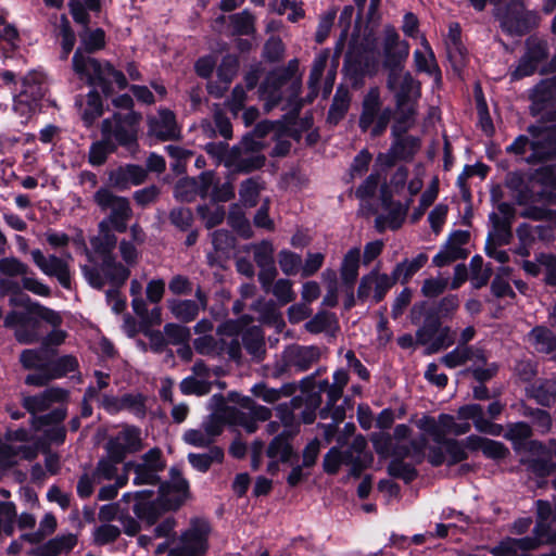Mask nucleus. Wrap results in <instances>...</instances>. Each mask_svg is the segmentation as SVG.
<instances>
[{"mask_svg": "<svg viewBox=\"0 0 556 556\" xmlns=\"http://www.w3.org/2000/svg\"><path fill=\"white\" fill-rule=\"evenodd\" d=\"M408 52V45L399 40V35L393 28H387L384 54L386 65L390 67L388 87L395 94L396 110L400 115L395 128L402 131H406L414 124L416 102L420 97L419 84L399 65L407 58Z\"/></svg>", "mask_w": 556, "mask_h": 556, "instance_id": "nucleus-1", "label": "nucleus"}, {"mask_svg": "<svg viewBox=\"0 0 556 556\" xmlns=\"http://www.w3.org/2000/svg\"><path fill=\"white\" fill-rule=\"evenodd\" d=\"M188 482L181 473L173 468L170 482L159 488V496L152 500L154 492L142 490L135 493H125L123 501L134 502L136 516L149 523L155 522L161 514L177 509L187 497Z\"/></svg>", "mask_w": 556, "mask_h": 556, "instance_id": "nucleus-2", "label": "nucleus"}, {"mask_svg": "<svg viewBox=\"0 0 556 556\" xmlns=\"http://www.w3.org/2000/svg\"><path fill=\"white\" fill-rule=\"evenodd\" d=\"M73 70L83 80L89 85L100 87L104 93L110 92L115 84L118 89L127 86L124 74L115 70L110 63H100L98 60L86 55L81 49H77L73 55Z\"/></svg>", "mask_w": 556, "mask_h": 556, "instance_id": "nucleus-3", "label": "nucleus"}, {"mask_svg": "<svg viewBox=\"0 0 556 556\" xmlns=\"http://www.w3.org/2000/svg\"><path fill=\"white\" fill-rule=\"evenodd\" d=\"M103 140L91 146L89 162L92 165H101L105 162L110 152L115 148L113 140L118 144L128 146L136 139V127L132 121L121 119L114 116L102 123Z\"/></svg>", "mask_w": 556, "mask_h": 556, "instance_id": "nucleus-4", "label": "nucleus"}, {"mask_svg": "<svg viewBox=\"0 0 556 556\" xmlns=\"http://www.w3.org/2000/svg\"><path fill=\"white\" fill-rule=\"evenodd\" d=\"M458 419L460 422L455 420V417L447 414H441L439 416V426L441 430V440L445 439L446 434L460 435L465 434L470 430L469 420L473 421L475 428L480 432H485L492 435H501L503 427L501 425L492 424L484 419L483 408L478 404H471L463 406L458 409Z\"/></svg>", "mask_w": 556, "mask_h": 556, "instance_id": "nucleus-5", "label": "nucleus"}, {"mask_svg": "<svg viewBox=\"0 0 556 556\" xmlns=\"http://www.w3.org/2000/svg\"><path fill=\"white\" fill-rule=\"evenodd\" d=\"M273 127L274 124L268 121L258 123L252 134L245 136L241 142V149L244 153L240 154L236 163L228 162V165H231L236 170L243 173H249L262 167L265 163V156L258 153V151L263 149L261 139L266 136Z\"/></svg>", "mask_w": 556, "mask_h": 556, "instance_id": "nucleus-6", "label": "nucleus"}, {"mask_svg": "<svg viewBox=\"0 0 556 556\" xmlns=\"http://www.w3.org/2000/svg\"><path fill=\"white\" fill-rule=\"evenodd\" d=\"M100 258V266H81L83 274L91 287L101 289L105 283L119 287L128 279L130 270L126 264L117 262L111 254Z\"/></svg>", "mask_w": 556, "mask_h": 556, "instance_id": "nucleus-7", "label": "nucleus"}, {"mask_svg": "<svg viewBox=\"0 0 556 556\" xmlns=\"http://www.w3.org/2000/svg\"><path fill=\"white\" fill-rule=\"evenodd\" d=\"M38 455V446L28 444V432L18 429L0 439V470L17 464L20 459H34Z\"/></svg>", "mask_w": 556, "mask_h": 556, "instance_id": "nucleus-8", "label": "nucleus"}, {"mask_svg": "<svg viewBox=\"0 0 556 556\" xmlns=\"http://www.w3.org/2000/svg\"><path fill=\"white\" fill-rule=\"evenodd\" d=\"M93 200L101 210H110L111 213L104 220L118 232L126 231L127 222L131 217V208L126 198L115 195L108 188H100L93 195Z\"/></svg>", "mask_w": 556, "mask_h": 556, "instance_id": "nucleus-9", "label": "nucleus"}, {"mask_svg": "<svg viewBox=\"0 0 556 556\" xmlns=\"http://www.w3.org/2000/svg\"><path fill=\"white\" fill-rule=\"evenodd\" d=\"M548 55L547 45L543 40L530 38L526 41V51L516 67L510 72L511 80H518L533 75L539 65Z\"/></svg>", "mask_w": 556, "mask_h": 556, "instance_id": "nucleus-10", "label": "nucleus"}, {"mask_svg": "<svg viewBox=\"0 0 556 556\" xmlns=\"http://www.w3.org/2000/svg\"><path fill=\"white\" fill-rule=\"evenodd\" d=\"M31 258L35 265L49 277H55L60 285L64 288L71 287V271L70 262L72 255L66 254L59 257L54 254L45 255L40 250L35 249L31 251Z\"/></svg>", "mask_w": 556, "mask_h": 556, "instance_id": "nucleus-11", "label": "nucleus"}, {"mask_svg": "<svg viewBox=\"0 0 556 556\" xmlns=\"http://www.w3.org/2000/svg\"><path fill=\"white\" fill-rule=\"evenodd\" d=\"M23 87L24 89L14 98L13 110L27 121L39 111L43 88L33 77H26Z\"/></svg>", "mask_w": 556, "mask_h": 556, "instance_id": "nucleus-12", "label": "nucleus"}, {"mask_svg": "<svg viewBox=\"0 0 556 556\" xmlns=\"http://www.w3.org/2000/svg\"><path fill=\"white\" fill-rule=\"evenodd\" d=\"M528 131L532 139L530 144L531 153L526 156L527 162H543L556 159L555 132L536 126H530Z\"/></svg>", "mask_w": 556, "mask_h": 556, "instance_id": "nucleus-13", "label": "nucleus"}, {"mask_svg": "<svg viewBox=\"0 0 556 556\" xmlns=\"http://www.w3.org/2000/svg\"><path fill=\"white\" fill-rule=\"evenodd\" d=\"M208 526L206 522H198L186 531L180 540V545L170 551L168 556H201L206 549Z\"/></svg>", "mask_w": 556, "mask_h": 556, "instance_id": "nucleus-14", "label": "nucleus"}, {"mask_svg": "<svg viewBox=\"0 0 556 556\" xmlns=\"http://www.w3.org/2000/svg\"><path fill=\"white\" fill-rule=\"evenodd\" d=\"M142 447L140 431L135 427H126L108 442V454L115 462H122L129 453Z\"/></svg>", "mask_w": 556, "mask_h": 556, "instance_id": "nucleus-15", "label": "nucleus"}, {"mask_svg": "<svg viewBox=\"0 0 556 556\" xmlns=\"http://www.w3.org/2000/svg\"><path fill=\"white\" fill-rule=\"evenodd\" d=\"M438 446L430 447L428 459L433 466H440L444 463L453 465L467 458L466 442L463 444L456 440L442 439Z\"/></svg>", "mask_w": 556, "mask_h": 556, "instance_id": "nucleus-16", "label": "nucleus"}, {"mask_svg": "<svg viewBox=\"0 0 556 556\" xmlns=\"http://www.w3.org/2000/svg\"><path fill=\"white\" fill-rule=\"evenodd\" d=\"M372 443L378 454L382 456L392 455L394 457H412L417 463L424 459V451L426 446V439L415 440L410 443V447H395L390 453L391 438L387 434H375L372 437Z\"/></svg>", "mask_w": 556, "mask_h": 556, "instance_id": "nucleus-17", "label": "nucleus"}, {"mask_svg": "<svg viewBox=\"0 0 556 556\" xmlns=\"http://www.w3.org/2000/svg\"><path fill=\"white\" fill-rule=\"evenodd\" d=\"M394 283L392 276L372 270L362 278L357 295L359 299L372 296L376 302H380Z\"/></svg>", "mask_w": 556, "mask_h": 556, "instance_id": "nucleus-18", "label": "nucleus"}, {"mask_svg": "<svg viewBox=\"0 0 556 556\" xmlns=\"http://www.w3.org/2000/svg\"><path fill=\"white\" fill-rule=\"evenodd\" d=\"M532 434L530 426L526 422H515L507 426L504 437L513 443L517 453H539L544 451V445L539 441H529Z\"/></svg>", "mask_w": 556, "mask_h": 556, "instance_id": "nucleus-19", "label": "nucleus"}, {"mask_svg": "<svg viewBox=\"0 0 556 556\" xmlns=\"http://www.w3.org/2000/svg\"><path fill=\"white\" fill-rule=\"evenodd\" d=\"M213 182L214 174L212 172L202 173L199 180L193 178L181 179L175 187V197L186 202L191 201L198 193L206 197Z\"/></svg>", "mask_w": 556, "mask_h": 556, "instance_id": "nucleus-20", "label": "nucleus"}, {"mask_svg": "<svg viewBox=\"0 0 556 556\" xmlns=\"http://www.w3.org/2000/svg\"><path fill=\"white\" fill-rule=\"evenodd\" d=\"M68 393L61 388H49L42 393L25 396L23 406L31 414L37 415L51 407L54 403H63L67 400Z\"/></svg>", "mask_w": 556, "mask_h": 556, "instance_id": "nucleus-21", "label": "nucleus"}, {"mask_svg": "<svg viewBox=\"0 0 556 556\" xmlns=\"http://www.w3.org/2000/svg\"><path fill=\"white\" fill-rule=\"evenodd\" d=\"M146 169L139 165H126L109 173V182L118 190L128 189L144 181Z\"/></svg>", "mask_w": 556, "mask_h": 556, "instance_id": "nucleus-22", "label": "nucleus"}, {"mask_svg": "<svg viewBox=\"0 0 556 556\" xmlns=\"http://www.w3.org/2000/svg\"><path fill=\"white\" fill-rule=\"evenodd\" d=\"M5 326L15 329V337L21 343H31L37 340V323L20 313H11L5 317Z\"/></svg>", "mask_w": 556, "mask_h": 556, "instance_id": "nucleus-23", "label": "nucleus"}, {"mask_svg": "<svg viewBox=\"0 0 556 556\" xmlns=\"http://www.w3.org/2000/svg\"><path fill=\"white\" fill-rule=\"evenodd\" d=\"M556 98V76L541 80L530 93L531 111L533 114L541 113L548 103Z\"/></svg>", "mask_w": 556, "mask_h": 556, "instance_id": "nucleus-24", "label": "nucleus"}, {"mask_svg": "<svg viewBox=\"0 0 556 556\" xmlns=\"http://www.w3.org/2000/svg\"><path fill=\"white\" fill-rule=\"evenodd\" d=\"M466 446L470 451H481L485 457L494 460L503 459L509 454L503 443L479 435H469L466 439Z\"/></svg>", "mask_w": 556, "mask_h": 556, "instance_id": "nucleus-25", "label": "nucleus"}, {"mask_svg": "<svg viewBox=\"0 0 556 556\" xmlns=\"http://www.w3.org/2000/svg\"><path fill=\"white\" fill-rule=\"evenodd\" d=\"M539 546V541L522 539H506L492 549L493 556H529V551Z\"/></svg>", "mask_w": 556, "mask_h": 556, "instance_id": "nucleus-26", "label": "nucleus"}, {"mask_svg": "<svg viewBox=\"0 0 556 556\" xmlns=\"http://www.w3.org/2000/svg\"><path fill=\"white\" fill-rule=\"evenodd\" d=\"M414 60L418 71L432 76L437 84L441 81V72L435 62L434 53L425 38L421 39V49L414 52Z\"/></svg>", "mask_w": 556, "mask_h": 556, "instance_id": "nucleus-27", "label": "nucleus"}, {"mask_svg": "<svg viewBox=\"0 0 556 556\" xmlns=\"http://www.w3.org/2000/svg\"><path fill=\"white\" fill-rule=\"evenodd\" d=\"M150 131L163 140L177 137L178 130L174 113L168 110H161L157 117L150 121Z\"/></svg>", "mask_w": 556, "mask_h": 556, "instance_id": "nucleus-28", "label": "nucleus"}, {"mask_svg": "<svg viewBox=\"0 0 556 556\" xmlns=\"http://www.w3.org/2000/svg\"><path fill=\"white\" fill-rule=\"evenodd\" d=\"M380 93L377 88L370 89L364 98L363 111L359 117V127L363 131H368L374 125L375 119L381 113Z\"/></svg>", "mask_w": 556, "mask_h": 556, "instance_id": "nucleus-29", "label": "nucleus"}, {"mask_svg": "<svg viewBox=\"0 0 556 556\" xmlns=\"http://www.w3.org/2000/svg\"><path fill=\"white\" fill-rule=\"evenodd\" d=\"M419 147L418 140L414 138H406L396 141L389 153L380 154L378 156V162L386 165L391 166L395 160L397 159H409L412 157Z\"/></svg>", "mask_w": 556, "mask_h": 556, "instance_id": "nucleus-30", "label": "nucleus"}, {"mask_svg": "<svg viewBox=\"0 0 556 556\" xmlns=\"http://www.w3.org/2000/svg\"><path fill=\"white\" fill-rule=\"evenodd\" d=\"M287 353L289 363L300 370L308 369L319 358V350L315 346H293Z\"/></svg>", "mask_w": 556, "mask_h": 556, "instance_id": "nucleus-31", "label": "nucleus"}, {"mask_svg": "<svg viewBox=\"0 0 556 556\" xmlns=\"http://www.w3.org/2000/svg\"><path fill=\"white\" fill-rule=\"evenodd\" d=\"M475 358L483 362V352L475 348L458 346L443 356L442 363L448 368H455L466 364L467 362L473 363Z\"/></svg>", "mask_w": 556, "mask_h": 556, "instance_id": "nucleus-32", "label": "nucleus"}, {"mask_svg": "<svg viewBox=\"0 0 556 556\" xmlns=\"http://www.w3.org/2000/svg\"><path fill=\"white\" fill-rule=\"evenodd\" d=\"M111 225L106 220L99 224V235L91 240L93 253L99 257L110 255L116 245V237L111 232Z\"/></svg>", "mask_w": 556, "mask_h": 556, "instance_id": "nucleus-33", "label": "nucleus"}, {"mask_svg": "<svg viewBox=\"0 0 556 556\" xmlns=\"http://www.w3.org/2000/svg\"><path fill=\"white\" fill-rule=\"evenodd\" d=\"M538 509V523L533 530L534 535L528 536L529 539L538 540L539 546L544 543H548L552 541V535L548 533V521L551 516L553 515L552 507L548 502L538 501L536 502Z\"/></svg>", "mask_w": 556, "mask_h": 556, "instance_id": "nucleus-34", "label": "nucleus"}, {"mask_svg": "<svg viewBox=\"0 0 556 556\" xmlns=\"http://www.w3.org/2000/svg\"><path fill=\"white\" fill-rule=\"evenodd\" d=\"M427 261V255L420 253L414 258H406L399 263L391 274L394 282L401 281L402 283H406L420 268L425 266Z\"/></svg>", "mask_w": 556, "mask_h": 556, "instance_id": "nucleus-35", "label": "nucleus"}, {"mask_svg": "<svg viewBox=\"0 0 556 556\" xmlns=\"http://www.w3.org/2000/svg\"><path fill=\"white\" fill-rule=\"evenodd\" d=\"M460 30L458 25L450 27L448 36L446 39V51L450 61L455 67H460L465 63L466 51L460 40Z\"/></svg>", "mask_w": 556, "mask_h": 556, "instance_id": "nucleus-36", "label": "nucleus"}, {"mask_svg": "<svg viewBox=\"0 0 556 556\" xmlns=\"http://www.w3.org/2000/svg\"><path fill=\"white\" fill-rule=\"evenodd\" d=\"M223 459L224 452L218 446H213L205 453H190L188 455V460L191 466L201 472L207 471L213 464H219Z\"/></svg>", "mask_w": 556, "mask_h": 556, "instance_id": "nucleus-37", "label": "nucleus"}, {"mask_svg": "<svg viewBox=\"0 0 556 556\" xmlns=\"http://www.w3.org/2000/svg\"><path fill=\"white\" fill-rule=\"evenodd\" d=\"M359 260V248H353L346 252L340 267V274L343 282L349 285L354 283L358 276Z\"/></svg>", "mask_w": 556, "mask_h": 556, "instance_id": "nucleus-38", "label": "nucleus"}, {"mask_svg": "<svg viewBox=\"0 0 556 556\" xmlns=\"http://www.w3.org/2000/svg\"><path fill=\"white\" fill-rule=\"evenodd\" d=\"M529 340L540 353H552L556 349V338L553 332L544 327H535L529 333Z\"/></svg>", "mask_w": 556, "mask_h": 556, "instance_id": "nucleus-39", "label": "nucleus"}, {"mask_svg": "<svg viewBox=\"0 0 556 556\" xmlns=\"http://www.w3.org/2000/svg\"><path fill=\"white\" fill-rule=\"evenodd\" d=\"M283 78L282 72L271 73L261 87V97L267 101V109H270L280 101L281 97L278 88L281 86Z\"/></svg>", "mask_w": 556, "mask_h": 556, "instance_id": "nucleus-40", "label": "nucleus"}, {"mask_svg": "<svg viewBox=\"0 0 556 556\" xmlns=\"http://www.w3.org/2000/svg\"><path fill=\"white\" fill-rule=\"evenodd\" d=\"M514 215V206L503 202L497 205V212L490 214L489 218L496 231L509 232Z\"/></svg>", "mask_w": 556, "mask_h": 556, "instance_id": "nucleus-41", "label": "nucleus"}, {"mask_svg": "<svg viewBox=\"0 0 556 556\" xmlns=\"http://www.w3.org/2000/svg\"><path fill=\"white\" fill-rule=\"evenodd\" d=\"M20 361L26 369H45L49 365V351L43 346L39 350H25Z\"/></svg>", "mask_w": 556, "mask_h": 556, "instance_id": "nucleus-42", "label": "nucleus"}, {"mask_svg": "<svg viewBox=\"0 0 556 556\" xmlns=\"http://www.w3.org/2000/svg\"><path fill=\"white\" fill-rule=\"evenodd\" d=\"M168 306L172 314L182 321L193 320L199 313V304L192 300H175Z\"/></svg>", "mask_w": 556, "mask_h": 556, "instance_id": "nucleus-43", "label": "nucleus"}, {"mask_svg": "<svg viewBox=\"0 0 556 556\" xmlns=\"http://www.w3.org/2000/svg\"><path fill=\"white\" fill-rule=\"evenodd\" d=\"M350 106V94L346 89L339 88L334 94L332 104L329 109L328 119L337 124L346 113Z\"/></svg>", "mask_w": 556, "mask_h": 556, "instance_id": "nucleus-44", "label": "nucleus"}, {"mask_svg": "<svg viewBox=\"0 0 556 556\" xmlns=\"http://www.w3.org/2000/svg\"><path fill=\"white\" fill-rule=\"evenodd\" d=\"M70 8L74 21L87 25L89 22L87 10L98 11L100 9V0H70Z\"/></svg>", "mask_w": 556, "mask_h": 556, "instance_id": "nucleus-45", "label": "nucleus"}, {"mask_svg": "<svg viewBox=\"0 0 556 556\" xmlns=\"http://www.w3.org/2000/svg\"><path fill=\"white\" fill-rule=\"evenodd\" d=\"M513 4L515 8V15H509L508 12L498 10L496 16L505 29L510 33L521 34L525 31V27L520 24L519 16L523 12V7L520 1H514Z\"/></svg>", "mask_w": 556, "mask_h": 556, "instance_id": "nucleus-46", "label": "nucleus"}, {"mask_svg": "<svg viewBox=\"0 0 556 556\" xmlns=\"http://www.w3.org/2000/svg\"><path fill=\"white\" fill-rule=\"evenodd\" d=\"M230 23L233 31L238 35H251L255 30V18L248 10L231 15Z\"/></svg>", "mask_w": 556, "mask_h": 556, "instance_id": "nucleus-47", "label": "nucleus"}, {"mask_svg": "<svg viewBox=\"0 0 556 556\" xmlns=\"http://www.w3.org/2000/svg\"><path fill=\"white\" fill-rule=\"evenodd\" d=\"M78 362L71 355L60 357L53 363H49L48 369H50V378L58 379L73 372L77 369Z\"/></svg>", "mask_w": 556, "mask_h": 556, "instance_id": "nucleus-48", "label": "nucleus"}, {"mask_svg": "<svg viewBox=\"0 0 556 556\" xmlns=\"http://www.w3.org/2000/svg\"><path fill=\"white\" fill-rule=\"evenodd\" d=\"M126 470L134 469L136 477L134 478V483L139 484H156L159 481L157 472L156 470H152L150 467H147V465H143L141 463H127L125 465Z\"/></svg>", "mask_w": 556, "mask_h": 556, "instance_id": "nucleus-49", "label": "nucleus"}, {"mask_svg": "<svg viewBox=\"0 0 556 556\" xmlns=\"http://www.w3.org/2000/svg\"><path fill=\"white\" fill-rule=\"evenodd\" d=\"M55 529L56 519L52 514L48 513L43 516L42 520L40 521L38 531L35 533L24 534L22 535V539L33 544H36L39 543L47 535L52 534Z\"/></svg>", "mask_w": 556, "mask_h": 556, "instance_id": "nucleus-50", "label": "nucleus"}, {"mask_svg": "<svg viewBox=\"0 0 556 556\" xmlns=\"http://www.w3.org/2000/svg\"><path fill=\"white\" fill-rule=\"evenodd\" d=\"M292 448L287 438L276 437L268 446L267 455L270 458H277L281 462H289L292 456Z\"/></svg>", "mask_w": 556, "mask_h": 556, "instance_id": "nucleus-51", "label": "nucleus"}, {"mask_svg": "<svg viewBox=\"0 0 556 556\" xmlns=\"http://www.w3.org/2000/svg\"><path fill=\"white\" fill-rule=\"evenodd\" d=\"M102 114V103L100 96L96 91H90L87 96L86 106L83 109V119L87 126L91 125L96 118Z\"/></svg>", "mask_w": 556, "mask_h": 556, "instance_id": "nucleus-52", "label": "nucleus"}, {"mask_svg": "<svg viewBox=\"0 0 556 556\" xmlns=\"http://www.w3.org/2000/svg\"><path fill=\"white\" fill-rule=\"evenodd\" d=\"M261 189L262 186L256 179L250 178L243 181L239 192L242 204L249 207L254 206Z\"/></svg>", "mask_w": 556, "mask_h": 556, "instance_id": "nucleus-53", "label": "nucleus"}, {"mask_svg": "<svg viewBox=\"0 0 556 556\" xmlns=\"http://www.w3.org/2000/svg\"><path fill=\"white\" fill-rule=\"evenodd\" d=\"M81 45L87 52H94L102 49L105 45V34L102 29H87L80 35Z\"/></svg>", "mask_w": 556, "mask_h": 556, "instance_id": "nucleus-54", "label": "nucleus"}, {"mask_svg": "<svg viewBox=\"0 0 556 556\" xmlns=\"http://www.w3.org/2000/svg\"><path fill=\"white\" fill-rule=\"evenodd\" d=\"M239 67L238 59L233 55H226L218 70L217 76L218 79L225 85V88L230 84L233 77L237 75Z\"/></svg>", "mask_w": 556, "mask_h": 556, "instance_id": "nucleus-55", "label": "nucleus"}, {"mask_svg": "<svg viewBox=\"0 0 556 556\" xmlns=\"http://www.w3.org/2000/svg\"><path fill=\"white\" fill-rule=\"evenodd\" d=\"M180 390L184 394L204 395L211 391V383L206 379L187 377L181 381Z\"/></svg>", "mask_w": 556, "mask_h": 556, "instance_id": "nucleus-56", "label": "nucleus"}, {"mask_svg": "<svg viewBox=\"0 0 556 556\" xmlns=\"http://www.w3.org/2000/svg\"><path fill=\"white\" fill-rule=\"evenodd\" d=\"M417 342L427 348V353H434L437 320H428L416 333Z\"/></svg>", "mask_w": 556, "mask_h": 556, "instance_id": "nucleus-57", "label": "nucleus"}, {"mask_svg": "<svg viewBox=\"0 0 556 556\" xmlns=\"http://www.w3.org/2000/svg\"><path fill=\"white\" fill-rule=\"evenodd\" d=\"M164 333L168 343L175 345L187 343L191 337L189 328L176 324H167L164 327Z\"/></svg>", "mask_w": 556, "mask_h": 556, "instance_id": "nucleus-58", "label": "nucleus"}, {"mask_svg": "<svg viewBox=\"0 0 556 556\" xmlns=\"http://www.w3.org/2000/svg\"><path fill=\"white\" fill-rule=\"evenodd\" d=\"M122 410H129L138 417L146 414L144 397L141 394H125L121 397Z\"/></svg>", "mask_w": 556, "mask_h": 556, "instance_id": "nucleus-59", "label": "nucleus"}, {"mask_svg": "<svg viewBox=\"0 0 556 556\" xmlns=\"http://www.w3.org/2000/svg\"><path fill=\"white\" fill-rule=\"evenodd\" d=\"M532 457H521L522 463H535L543 462L546 467H551L554 465V460H556V440H552L548 443V446H544V451L539 453H531Z\"/></svg>", "mask_w": 556, "mask_h": 556, "instance_id": "nucleus-60", "label": "nucleus"}, {"mask_svg": "<svg viewBox=\"0 0 556 556\" xmlns=\"http://www.w3.org/2000/svg\"><path fill=\"white\" fill-rule=\"evenodd\" d=\"M302 264L300 255L290 252L281 251L279 254V266L286 275H294L299 271Z\"/></svg>", "mask_w": 556, "mask_h": 556, "instance_id": "nucleus-61", "label": "nucleus"}, {"mask_svg": "<svg viewBox=\"0 0 556 556\" xmlns=\"http://www.w3.org/2000/svg\"><path fill=\"white\" fill-rule=\"evenodd\" d=\"M121 534L119 528L113 525H101L93 531V540L99 545L115 541Z\"/></svg>", "mask_w": 556, "mask_h": 556, "instance_id": "nucleus-62", "label": "nucleus"}, {"mask_svg": "<svg viewBox=\"0 0 556 556\" xmlns=\"http://www.w3.org/2000/svg\"><path fill=\"white\" fill-rule=\"evenodd\" d=\"M448 285V279L445 277H433L426 279L421 287V292L425 296L434 298L441 294Z\"/></svg>", "mask_w": 556, "mask_h": 556, "instance_id": "nucleus-63", "label": "nucleus"}, {"mask_svg": "<svg viewBox=\"0 0 556 556\" xmlns=\"http://www.w3.org/2000/svg\"><path fill=\"white\" fill-rule=\"evenodd\" d=\"M536 401L545 406H549L556 401V383L554 381H546L538 387L534 391Z\"/></svg>", "mask_w": 556, "mask_h": 556, "instance_id": "nucleus-64", "label": "nucleus"}]
</instances>
